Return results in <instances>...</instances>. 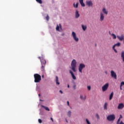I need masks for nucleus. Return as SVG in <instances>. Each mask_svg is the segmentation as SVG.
<instances>
[{"label": "nucleus", "instance_id": "nucleus-1", "mask_svg": "<svg viewBox=\"0 0 124 124\" xmlns=\"http://www.w3.org/2000/svg\"><path fill=\"white\" fill-rule=\"evenodd\" d=\"M34 82L40 83L41 81V76L38 74H34Z\"/></svg>", "mask_w": 124, "mask_h": 124}, {"label": "nucleus", "instance_id": "nucleus-2", "mask_svg": "<svg viewBox=\"0 0 124 124\" xmlns=\"http://www.w3.org/2000/svg\"><path fill=\"white\" fill-rule=\"evenodd\" d=\"M77 62H76V60H73V61L71 62V66L72 67L71 69L74 71V72H75L76 71V64Z\"/></svg>", "mask_w": 124, "mask_h": 124}, {"label": "nucleus", "instance_id": "nucleus-3", "mask_svg": "<svg viewBox=\"0 0 124 124\" xmlns=\"http://www.w3.org/2000/svg\"><path fill=\"white\" fill-rule=\"evenodd\" d=\"M115 119H116V116L114 114H111L107 116V120L108 121V122H113L115 121Z\"/></svg>", "mask_w": 124, "mask_h": 124}, {"label": "nucleus", "instance_id": "nucleus-4", "mask_svg": "<svg viewBox=\"0 0 124 124\" xmlns=\"http://www.w3.org/2000/svg\"><path fill=\"white\" fill-rule=\"evenodd\" d=\"M86 67V65L84 63H80L79 64V65L78 66V71L80 73H82V70L83 69L85 68Z\"/></svg>", "mask_w": 124, "mask_h": 124}, {"label": "nucleus", "instance_id": "nucleus-5", "mask_svg": "<svg viewBox=\"0 0 124 124\" xmlns=\"http://www.w3.org/2000/svg\"><path fill=\"white\" fill-rule=\"evenodd\" d=\"M41 62L42 64L41 70L42 71H44V66L46 64V60L42 59L41 60Z\"/></svg>", "mask_w": 124, "mask_h": 124}, {"label": "nucleus", "instance_id": "nucleus-6", "mask_svg": "<svg viewBox=\"0 0 124 124\" xmlns=\"http://www.w3.org/2000/svg\"><path fill=\"white\" fill-rule=\"evenodd\" d=\"M108 87H109V83H107L105 84L102 87V90L103 92H106L107 90H108Z\"/></svg>", "mask_w": 124, "mask_h": 124}, {"label": "nucleus", "instance_id": "nucleus-7", "mask_svg": "<svg viewBox=\"0 0 124 124\" xmlns=\"http://www.w3.org/2000/svg\"><path fill=\"white\" fill-rule=\"evenodd\" d=\"M110 74L112 78H114V79H117V74H116V73H115L114 71L111 70L110 71Z\"/></svg>", "mask_w": 124, "mask_h": 124}, {"label": "nucleus", "instance_id": "nucleus-8", "mask_svg": "<svg viewBox=\"0 0 124 124\" xmlns=\"http://www.w3.org/2000/svg\"><path fill=\"white\" fill-rule=\"evenodd\" d=\"M117 37L118 38V39H119V40H120V41H124V34H121V36L119 35H117Z\"/></svg>", "mask_w": 124, "mask_h": 124}, {"label": "nucleus", "instance_id": "nucleus-9", "mask_svg": "<svg viewBox=\"0 0 124 124\" xmlns=\"http://www.w3.org/2000/svg\"><path fill=\"white\" fill-rule=\"evenodd\" d=\"M72 35L74 40H75V41H76L77 42V41H78V38H77L76 37V33H75V32L73 31L72 32Z\"/></svg>", "mask_w": 124, "mask_h": 124}, {"label": "nucleus", "instance_id": "nucleus-10", "mask_svg": "<svg viewBox=\"0 0 124 124\" xmlns=\"http://www.w3.org/2000/svg\"><path fill=\"white\" fill-rule=\"evenodd\" d=\"M80 98L83 101H85V100H86V99L87 98V97L85 94H81L80 95Z\"/></svg>", "mask_w": 124, "mask_h": 124}, {"label": "nucleus", "instance_id": "nucleus-11", "mask_svg": "<svg viewBox=\"0 0 124 124\" xmlns=\"http://www.w3.org/2000/svg\"><path fill=\"white\" fill-rule=\"evenodd\" d=\"M100 16V20L101 22H102V21L104 20V14H103L102 12H101Z\"/></svg>", "mask_w": 124, "mask_h": 124}, {"label": "nucleus", "instance_id": "nucleus-12", "mask_svg": "<svg viewBox=\"0 0 124 124\" xmlns=\"http://www.w3.org/2000/svg\"><path fill=\"white\" fill-rule=\"evenodd\" d=\"M124 108V105L123 103H120L118 105V109L119 110H122Z\"/></svg>", "mask_w": 124, "mask_h": 124}, {"label": "nucleus", "instance_id": "nucleus-13", "mask_svg": "<svg viewBox=\"0 0 124 124\" xmlns=\"http://www.w3.org/2000/svg\"><path fill=\"white\" fill-rule=\"evenodd\" d=\"M86 4L89 7H90L91 6H93V1H91V0L87 1H86Z\"/></svg>", "mask_w": 124, "mask_h": 124}, {"label": "nucleus", "instance_id": "nucleus-14", "mask_svg": "<svg viewBox=\"0 0 124 124\" xmlns=\"http://www.w3.org/2000/svg\"><path fill=\"white\" fill-rule=\"evenodd\" d=\"M102 11L104 14H105L106 15H107L108 14V11L106 10V8H103L102 10Z\"/></svg>", "mask_w": 124, "mask_h": 124}, {"label": "nucleus", "instance_id": "nucleus-15", "mask_svg": "<svg viewBox=\"0 0 124 124\" xmlns=\"http://www.w3.org/2000/svg\"><path fill=\"white\" fill-rule=\"evenodd\" d=\"M70 73L71 74L73 79L74 80H76V77H75V75H74L73 72H72L71 70H70Z\"/></svg>", "mask_w": 124, "mask_h": 124}, {"label": "nucleus", "instance_id": "nucleus-16", "mask_svg": "<svg viewBox=\"0 0 124 124\" xmlns=\"http://www.w3.org/2000/svg\"><path fill=\"white\" fill-rule=\"evenodd\" d=\"M79 2L82 6V7H85V3H84V0H79Z\"/></svg>", "mask_w": 124, "mask_h": 124}, {"label": "nucleus", "instance_id": "nucleus-17", "mask_svg": "<svg viewBox=\"0 0 124 124\" xmlns=\"http://www.w3.org/2000/svg\"><path fill=\"white\" fill-rule=\"evenodd\" d=\"M81 27L83 31H86V30H87V25H82Z\"/></svg>", "mask_w": 124, "mask_h": 124}, {"label": "nucleus", "instance_id": "nucleus-18", "mask_svg": "<svg viewBox=\"0 0 124 124\" xmlns=\"http://www.w3.org/2000/svg\"><path fill=\"white\" fill-rule=\"evenodd\" d=\"M56 85H60V82L59 81V77H58V76H56Z\"/></svg>", "mask_w": 124, "mask_h": 124}, {"label": "nucleus", "instance_id": "nucleus-19", "mask_svg": "<svg viewBox=\"0 0 124 124\" xmlns=\"http://www.w3.org/2000/svg\"><path fill=\"white\" fill-rule=\"evenodd\" d=\"M113 96H114V92H112L109 95V100H112Z\"/></svg>", "mask_w": 124, "mask_h": 124}, {"label": "nucleus", "instance_id": "nucleus-20", "mask_svg": "<svg viewBox=\"0 0 124 124\" xmlns=\"http://www.w3.org/2000/svg\"><path fill=\"white\" fill-rule=\"evenodd\" d=\"M107 106H108V103H105L104 105V109L105 110H107V109H108V108H107Z\"/></svg>", "mask_w": 124, "mask_h": 124}, {"label": "nucleus", "instance_id": "nucleus-21", "mask_svg": "<svg viewBox=\"0 0 124 124\" xmlns=\"http://www.w3.org/2000/svg\"><path fill=\"white\" fill-rule=\"evenodd\" d=\"M121 58L123 60V61L124 62V51H123L121 53Z\"/></svg>", "mask_w": 124, "mask_h": 124}, {"label": "nucleus", "instance_id": "nucleus-22", "mask_svg": "<svg viewBox=\"0 0 124 124\" xmlns=\"http://www.w3.org/2000/svg\"><path fill=\"white\" fill-rule=\"evenodd\" d=\"M42 107H43V108L45 109V110H46V111H50V109L49 108H48L47 107H45L44 106H42Z\"/></svg>", "mask_w": 124, "mask_h": 124}, {"label": "nucleus", "instance_id": "nucleus-23", "mask_svg": "<svg viewBox=\"0 0 124 124\" xmlns=\"http://www.w3.org/2000/svg\"><path fill=\"white\" fill-rule=\"evenodd\" d=\"M112 37H113V39H116V38H117V36H116V35L114 33H112L111 34Z\"/></svg>", "mask_w": 124, "mask_h": 124}, {"label": "nucleus", "instance_id": "nucleus-24", "mask_svg": "<svg viewBox=\"0 0 124 124\" xmlns=\"http://www.w3.org/2000/svg\"><path fill=\"white\" fill-rule=\"evenodd\" d=\"M113 46H115V47H116V46H118L119 47L121 46V43L120 42H118L117 44H115Z\"/></svg>", "mask_w": 124, "mask_h": 124}, {"label": "nucleus", "instance_id": "nucleus-25", "mask_svg": "<svg viewBox=\"0 0 124 124\" xmlns=\"http://www.w3.org/2000/svg\"><path fill=\"white\" fill-rule=\"evenodd\" d=\"M67 116L68 117H71V111L69 110L67 113Z\"/></svg>", "mask_w": 124, "mask_h": 124}, {"label": "nucleus", "instance_id": "nucleus-26", "mask_svg": "<svg viewBox=\"0 0 124 124\" xmlns=\"http://www.w3.org/2000/svg\"><path fill=\"white\" fill-rule=\"evenodd\" d=\"M37 2H38V3H40V4H42V0H36Z\"/></svg>", "mask_w": 124, "mask_h": 124}, {"label": "nucleus", "instance_id": "nucleus-27", "mask_svg": "<svg viewBox=\"0 0 124 124\" xmlns=\"http://www.w3.org/2000/svg\"><path fill=\"white\" fill-rule=\"evenodd\" d=\"M73 6H74V7H75L76 8H77V7H78V2H77L76 5H75V3H74Z\"/></svg>", "mask_w": 124, "mask_h": 124}, {"label": "nucleus", "instance_id": "nucleus-28", "mask_svg": "<svg viewBox=\"0 0 124 124\" xmlns=\"http://www.w3.org/2000/svg\"><path fill=\"white\" fill-rule=\"evenodd\" d=\"M115 46H113L112 47V49L113 50H114V52H115V53H118V51H117V49H115Z\"/></svg>", "mask_w": 124, "mask_h": 124}, {"label": "nucleus", "instance_id": "nucleus-29", "mask_svg": "<svg viewBox=\"0 0 124 124\" xmlns=\"http://www.w3.org/2000/svg\"><path fill=\"white\" fill-rule=\"evenodd\" d=\"M56 31H60V27L59 26V25H57L56 27Z\"/></svg>", "mask_w": 124, "mask_h": 124}, {"label": "nucleus", "instance_id": "nucleus-30", "mask_svg": "<svg viewBox=\"0 0 124 124\" xmlns=\"http://www.w3.org/2000/svg\"><path fill=\"white\" fill-rule=\"evenodd\" d=\"M76 18H78V10H76Z\"/></svg>", "mask_w": 124, "mask_h": 124}, {"label": "nucleus", "instance_id": "nucleus-31", "mask_svg": "<svg viewBox=\"0 0 124 124\" xmlns=\"http://www.w3.org/2000/svg\"><path fill=\"white\" fill-rule=\"evenodd\" d=\"M86 121L87 124H91V122H90V121H89V119H86Z\"/></svg>", "mask_w": 124, "mask_h": 124}, {"label": "nucleus", "instance_id": "nucleus-32", "mask_svg": "<svg viewBox=\"0 0 124 124\" xmlns=\"http://www.w3.org/2000/svg\"><path fill=\"white\" fill-rule=\"evenodd\" d=\"M46 21H49V16L47 15L46 17Z\"/></svg>", "mask_w": 124, "mask_h": 124}, {"label": "nucleus", "instance_id": "nucleus-33", "mask_svg": "<svg viewBox=\"0 0 124 124\" xmlns=\"http://www.w3.org/2000/svg\"><path fill=\"white\" fill-rule=\"evenodd\" d=\"M74 90H76V84H74L73 87Z\"/></svg>", "mask_w": 124, "mask_h": 124}, {"label": "nucleus", "instance_id": "nucleus-34", "mask_svg": "<svg viewBox=\"0 0 124 124\" xmlns=\"http://www.w3.org/2000/svg\"><path fill=\"white\" fill-rule=\"evenodd\" d=\"M120 122H121V119L119 118V119L118 120L117 122V124H120Z\"/></svg>", "mask_w": 124, "mask_h": 124}, {"label": "nucleus", "instance_id": "nucleus-35", "mask_svg": "<svg viewBox=\"0 0 124 124\" xmlns=\"http://www.w3.org/2000/svg\"><path fill=\"white\" fill-rule=\"evenodd\" d=\"M38 122L39 123V124H41L42 123V120H41V119H38Z\"/></svg>", "mask_w": 124, "mask_h": 124}, {"label": "nucleus", "instance_id": "nucleus-36", "mask_svg": "<svg viewBox=\"0 0 124 124\" xmlns=\"http://www.w3.org/2000/svg\"><path fill=\"white\" fill-rule=\"evenodd\" d=\"M87 89L89 91H91V86H88Z\"/></svg>", "mask_w": 124, "mask_h": 124}, {"label": "nucleus", "instance_id": "nucleus-37", "mask_svg": "<svg viewBox=\"0 0 124 124\" xmlns=\"http://www.w3.org/2000/svg\"><path fill=\"white\" fill-rule=\"evenodd\" d=\"M123 85H124V82L123 81L121 83V87H122Z\"/></svg>", "mask_w": 124, "mask_h": 124}, {"label": "nucleus", "instance_id": "nucleus-38", "mask_svg": "<svg viewBox=\"0 0 124 124\" xmlns=\"http://www.w3.org/2000/svg\"><path fill=\"white\" fill-rule=\"evenodd\" d=\"M96 116L97 117V119H99V115H98V114H96Z\"/></svg>", "mask_w": 124, "mask_h": 124}, {"label": "nucleus", "instance_id": "nucleus-39", "mask_svg": "<svg viewBox=\"0 0 124 124\" xmlns=\"http://www.w3.org/2000/svg\"><path fill=\"white\" fill-rule=\"evenodd\" d=\"M119 119H123V115H122V114H121L120 115V117H119Z\"/></svg>", "mask_w": 124, "mask_h": 124}, {"label": "nucleus", "instance_id": "nucleus-40", "mask_svg": "<svg viewBox=\"0 0 124 124\" xmlns=\"http://www.w3.org/2000/svg\"><path fill=\"white\" fill-rule=\"evenodd\" d=\"M67 105H68V106H69V107H70V106L69 105V101H67Z\"/></svg>", "mask_w": 124, "mask_h": 124}, {"label": "nucleus", "instance_id": "nucleus-41", "mask_svg": "<svg viewBox=\"0 0 124 124\" xmlns=\"http://www.w3.org/2000/svg\"><path fill=\"white\" fill-rule=\"evenodd\" d=\"M50 120L52 121V122H54V120H53V118H50Z\"/></svg>", "mask_w": 124, "mask_h": 124}, {"label": "nucleus", "instance_id": "nucleus-42", "mask_svg": "<svg viewBox=\"0 0 124 124\" xmlns=\"http://www.w3.org/2000/svg\"><path fill=\"white\" fill-rule=\"evenodd\" d=\"M60 93H61L62 94L63 92L62 90H60Z\"/></svg>", "mask_w": 124, "mask_h": 124}, {"label": "nucleus", "instance_id": "nucleus-43", "mask_svg": "<svg viewBox=\"0 0 124 124\" xmlns=\"http://www.w3.org/2000/svg\"><path fill=\"white\" fill-rule=\"evenodd\" d=\"M105 73L106 74H108V72H107V71H105Z\"/></svg>", "mask_w": 124, "mask_h": 124}, {"label": "nucleus", "instance_id": "nucleus-44", "mask_svg": "<svg viewBox=\"0 0 124 124\" xmlns=\"http://www.w3.org/2000/svg\"><path fill=\"white\" fill-rule=\"evenodd\" d=\"M109 34H110V35H111V34H112L111 33V32H110V31H109Z\"/></svg>", "mask_w": 124, "mask_h": 124}, {"label": "nucleus", "instance_id": "nucleus-45", "mask_svg": "<svg viewBox=\"0 0 124 124\" xmlns=\"http://www.w3.org/2000/svg\"><path fill=\"white\" fill-rule=\"evenodd\" d=\"M60 26V28H62V25H61V24H59Z\"/></svg>", "mask_w": 124, "mask_h": 124}, {"label": "nucleus", "instance_id": "nucleus-46", "mask_svg": "<svg viewBox=\"0 0 124 124\" xmlns=\"http://www.w3.org/2000/svg\"><path fill=\"white\" fill-rule=\"evenodd\" d=\"M42 78H44V75H43L42 76Z\"/></svg>", "mask_w": 124, "mask_h": 124}, {"label": "nucleus", "instance_id": "nucleus-47", "mask_svg": "<svg viewBox=\"0 0 124 124\" xmlns=\"http://www.w3.org/2000/svg\"><path fill=\"white\" fill-rule=\"evenodd\" d=\"M120 90H123V89L122 88V86H121V85H120Z\"/></svg>", "mask_w": 124, "mask_h": 124}, {"label": "nucleus", "instance_id": "nucleus-48", "mask_svg": "<svg viewBox=\"0 0 124 124\" xmlns=\"http://www.w3.org/2000/svg\"><path fill=\"white\" fill-rule=\"evenodd\" d=\"M67 87H68V88H69V84L67 85Z\"/></svg>", "mask_w": 124, "mask_h": 124}, {"label": "nucleus", "instance_id": "nucleus-49", "mask_svg": "<svg viewBox=\"0 0 124 124\" xmlns=\"http://www.w3.org/2000/svg\"><path fill=\"white\" fill-rule=\"evenodd\" d=\"M79 16H80V15L78 14V17H79Z\"/></svg>", "mask_w": 124, "mask_h": 124}, {"label": "nucleus", "instance_id": "nucleus-50", "mask_svg": "<svg viewBox=\"0 0 124 124\" xmlns=\"http://www.w3.org/2000/svg\"><path fill=\"white\" fill-rule=\"evenodd\" d=\"M39 96H40V94H39Z\"/></svg>", "mask_w": 124, "mask_h": 124}, {"label": "nucleus", "instance_id": "nucleus-51", "mask_svg": "<svg viewBox=\"0 0 124 124\" xmlns=\"http://www.w3.org/2000/svg\"><path fill=\"white\" fill-rule=\"evenodd\" d=\"M39 59L40 60V57H39Z\"/></svg>", "mask_w": 124, "mask_h": 124}, {"label": "nucleus", "instance_id": "nucleus-52", "mask_svg": "<svg viewBox=\"0 0 124 124\" xmlns=\"http://www.w3.org/2000/svg\"><path fill=\"white\" fill-rule=\"evenodd\" d=\"M66 122L67 123V120H66Z\"/></svg>", "mask_w": 124, "mask_h": 124}]
</instances>
